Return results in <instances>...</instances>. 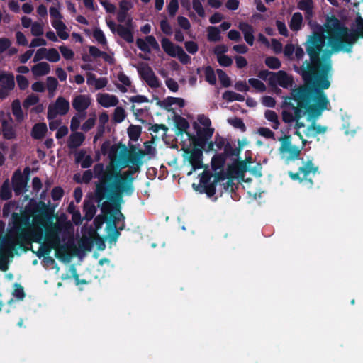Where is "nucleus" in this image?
Returning <instances> with one entry per match:
<instances>
[{
  "mask_svg": "<svg viewBox=\"0 0 363 363\" xmlns=\"http://www.w3.org/2000/svg\"><path fill=\"white\" fill-rule=\"evenodd\" d=\"M121 167L118 168L111 161L106 167L103 163L94 166L95 189L92 199L104 211L107 206L105 199L111 202L116 207H119L123 201V194L131 196L134 192L133 174L140 172V167L130 166L129 169L121 173Z\"/></svg>",
  "mask_w": 363,
  "mask_h": 363,
  "instance_id": "1",
  "label": "nucleus"
},
{
  "mask_svg": "<svg viewBox=\"0 0 363 363\" xmlns=\"http://www.w3.org/2000/svg\"><path fill=\"white\" fill-rule=\"evenodd\" d=\"M325 40L324 28L318 26L308 36L303 44L309 56V61L305 60L300 67V74L304 83L323 90L330 86V78L332 77L333 69L330 59L331 52H325L323 57H320L325 45Z\"/></svg>",
  "mask_w": 363,
  "mask_h": 363,
  "instance_id": "2",
  "label": "nucleus"
},
{
  "mask_svg": "<svg viewBox=\"0 0 363 363\" xmlns=\"http://www.w3.org/2000/svg\"><path fill=\"white\" fill-rule=\"evenodd\" d=\"M283 98L281 116L286 123L300 120L306 113L310 118H318L330 104L324 90L306 84Z\"/></svg>",
  "mask_w": 363,
  "mask_h": 363,
  "instance_id": "3",
  "label": "nucleus"
},
{
  "mask_svg": "<svg viewBox=\"0 0 363 363\" xmlns=\"http://www.w3.org/2000/svg\"><path fill=\"white\" fill-rule=\"evenodd\" d=\"M324 34L333 52H351V43L347 40L348 29L335 16L328 17L324 24Z\"/></svg>",
  "mask_w": 363,
  "mask_h": 363,
  "instance_id": "4",
  "label": "nucleus"
},
{
  "mask_svg": "<svg viewBox=\"0 0 363 363\" xmlns=\"http://www.w3.org/2000/svg\"><path fill=\"white\" fill-rule=\"evenodd\" d=\"M53 208H50L44 201H40L33 207V220L45 227L46 239L50 240L55 245L60 243L59 233L62 230V227L50 220Z\"/></svg>",
  "mask_w": 363,
  "mask_h": 363,
  "instance_id": "5",
  "label": "nucleus"
},
{
  "mask_svg": "<svg viewBox=\"0 0 363 363\" xmlns=\"http://www.w3.org/2000/svg\"><path fill=\"white\" fill-rule=\"evenodd\" d=\"M135 150L136 147L134 145H131L130 151L128 152L125 145L123 146V150L121 152V157L123 160L121 164V168L128 167V164L140 167L143 164V158L150 152L151 147L148 146L147 152L141 149H139L136 152Z\"/></svg>",
  "mask_w": 363,
  "mask_h": 363,
  "instance_id": "6",
  "label": "nucleus"
},
{
  "mask_svg": "<svg viewBox=\"0 0 363 363\" xmlns=\"http://www.w3.org/2000/svg\"><path fill=\"white\" fill-rule=\"evenodd\" d=\"M318 170V167L315 166L312 160H308L303 166L300 167L298 172L289 171L288 175L293 181H298L299 182H305L308 187H312L313 182L310 174H315Z\"/></svg>",
  "mask_w": 363,
  "mask_h": 363,
  "instance_id": "7",
  "label": "nucleus"
},
{
  "mask_svg": "<svg viewBox=\"0 0 363 363\" xmlns=\"http://www.w3.org/2000/svg\"><path fill=\"white\" fill-rule=\"evenodd\" d=\"M279 140L281 142V146L279 148V153L285 158V162L287 164L290 161H294L299 157L301 149L291 144L290 135H285L281 137Z\"/></svg>",
  "mask_w": 363,
  "mask_h": 363,
  "instance_id": "8",
  "label": "nucleus"
},
{
  "mask_svg": "<svg viewBox=\"0 0 363 363\" xmlns=\"http://www.w3.org/2000/svg\"><path fill=\"white\" fill-rule=\"evenodd\" d=\"M106 23L110 30L115 33L117 32V34L125 40L128 43H132L134 41L133 28H132V19L129 18L126 23V26L118 24L116 25L113 21H106Z\"/></svg>",
  "mask_w": 363,
  "mask_h": 363,
  "instance_id": "9",
  "label": "nucleus"
},
{
  "mask_svg": "<svg viewBox=\"0 0 363 363\" xmlns=\"http://www.w3.org/2000/svg\"><path fill=\"white\" fill-rule=\"evenodd\" d=\"M69 102L62 96H59L53 106L50 105L48 108L47 118L52 120L56 118L57 115L64 116L69 110Z\"/></svg>",
  "mask_w": 363,
  "mask_h": 363,
  "instance_id": "10",
  "label": "nucleus"
},
{
  "mask_svg": "<svg viewBox=\"0 0 363 363\" xmlns=\"http://www.w3.org/2000/svg\"><path fill=\"white\" fill-rule=\"evenodd\" d=\"M138 72L141 79L144 80L150 87L155 89L160 86L161 84L158 77L147 64H144L138 67Z\"/></svg>",
  "mask_w": 363,
  "mask_h": 363,
  "instance_id": "11",
  "label": "nucleus"
},
{
  "mask_svg": "<svg viewBox=\"0 0 363 363\" xmlns=\"http://www.w3.org/2000/svg\"><path fill=\"white\" fill-rule=\"evenodd\" d=\"M186 155H188V161L191 165L193 170L200 169L203 167V151L197 147L191 150H184Z\"/></svg>",
  "mask_w": 363,
  "mask_h": 363,
  "instance_id": "12",
  "label": "nucleus"
},
{
  "mask_svg": "<svg viewBox=\"0 0 363 363\" xmlns=\"http://www.w3.org/2000/svg\"><path fill=\"white\" fill-rule=\"evenodd\" d=\"M269 83L271 86L279 84L283 88H288L292 84L293 79L285 71L279 70L269 77Z\"/></svg>",
  "mask_w": 363,
  "mask_h": 363,
  "instance_id": "13",
  "label": "nucleus"
},
{
  "mask_svg": "<svg viewBox=\"0 0 363 363\" xmlns=\"http://www.w3.org/2000/svg\"><path fill=\"white\" fill-rule=\"evenodd\" d=\"M13 189L15 194L19 196L26 191L27 179L23 177L20 169L16 170L11 178Z\"/></svg>",
  "mask_w": 363,
  "mask_h": 363,
  "instance_id": "14",
  "label": "nucleus"
},
{
  "mask_svg": "<svg viewBox=\"0 0 363 363\" xmlns=\"http://www.w3.org/2000/svg\"><path fill=\"white\" fill-rule=\"evenodd\" d=\"M72 104L77 112L83 113V117H85V111L91 105V98L88 95L79 94L73 99Z\"/></svg>",
  "mask_w": 363,
  "mask_h": 363,
  "instance_id": "15",
  "label": "nucleus"
},
{
  "mask_svg": "<svg viewBox=\"0 0 363 363\" xmlns=\"http://www.w3.org/2000/svg\"><path fill=\"white\" fill-rule=\"evenodd\" d=\"M356 28L351 34L347 33V40L351 43V49L352 45L358 38H363V18L359 16L356 18Z\"/></svg>",
  "mask_w": 363,
  "mask_h": 363,
  "instance_id": "16",
  "label": "nucleus"
},
{
  "mask_svg": "<svg viewBox=\"0 0 363 363\" xmlns=\"http://www.w3.org/2000/svg\"><path fill=\"white\" fill-rule=\"evenodd\" d=\"M238 28L242 33L244 35V39L246 43L252 46L254 44L255 37H254V28L252 26L249 24L247 22H240L238 24Z\"/></svg>",
  "mask_w": 363,
  "mask_h": 363,
  "instance_id": "17",
  "label": "nucleus"
},
{
  "mask_svg": "<svg viewBox=\"0 0 363 363\" xmlns=\"http://www.w3.org/2000/svg\"><path fill=\"white\" fill-rule=\"evenodd\" d=\"M97 101L104 108L116 106L118 103V98L114 95L108 94H99L97 95Z\"/></svg>",
  "mask_w": 363,
  "mask_h": 363,
  "instance_id": "18",
  "label": "nucleus"
},
{
  "mask_svg": "<svg viewBox=\"0 0 363 363\" xmlns=\"http://www.w3.org/2000/svg\"><path fill=\"white\" fill-rule=\"evenodd\" d=\"M0 87L13 90L15 87L14 76L11 73L0 71Z\"/></svg>",
  "mask_w": 363,
  "mask_h": 363,
  "instance_id": "19",
  "label": "nucleus"
},
{
  "mask_svg": "<svg viewBox=\"0 0 363 363\" xmlns=\"http://www.w3.org/2000/svg\"><path fill=\"white\" fill-rule=\"evenodd\" d=\"M96 207L91 200H84L83 203L84 219L91 221L96 213Z\"/></svg>",
  "mask_w": 363,
  "mask_h": 363,
  "instance_id": "20",
  "label": "nucleus"
},
{
  "mask_svg": "<svg viewBox=\"0 0 363 363\" xmlns=\"http://www.w3.org/2000/svg\"><path fill=\"white\" fill-rule=\"evenodd\" d=\"M76 163H80L84 169L90 167L93 164V160L90 155H86L84 150H80L75 157Z\"/></svg>",
  "mask_w": 363,
  "mask_h": 363,
  "instance_id": "21",
  "label": "nucleus"
},
{
  "mask_svg": "<svg viewBox=\"0 0 363 363\" xmlns=\"http://www.w3.org/2000/svg\"><path fill=\"white\" fill-rule=\"evenodd\" d=\"M85 136L82 133L76 132L72 133L69 138L67 146L69 149L79 147L84 141Z\"/></svg>",
  "mask_w": 363,
  "mask_h": 363,
  "instance_id": "22",
  "label": "nucleus"
},
{
  "mask_svg": "<svg viewBox=\"0 0 363 363\" xmlns=\"http://www.w3.org/2000/svg\"><path fill=\"white\" fill-rule=\"evenodd\" d=\"M48 128L45 123H38L32 128L31 136L33 139L40 140L45 137Z\"/></svg>",
  "mask_w": 363,
  "mask_h": 363,
  "instance_id": "23",
  "label": "nucleus"
},
{
  "mask_svg": "<svg viewBox=\"0 0 363 363\" xmlns=\"http://www.w3.org/2000/svg\"><path fill=\"white\" fill-rule=\"evenodd\" d=\"M161 45L164 51L170 57H175L177 56V48L179 45H175L170 40L163 38L161 40Z\"/></svg>",
  "mask_w": 363,
  "mask_h": 363,
  "instance_id": "24",
  "label": "nucleus"
},
{
  "mask_svg": "<svg viewBox=\"0 0 363 363\" xmlns=\"http://www.w3.org/2000/svg\"><path fill=\"white\" fill-rule=\"evenodd\" d=\"M326 130V127L317 125L315 122H313L310 125L307 127L305 135L308 138H314L319 134L324 133Z\"/></svg>",
  "mask_w": 363,
  "mask_h": 363,
  "instance_id": "25",
  "label": "nucleus"
},
{
  "mask_svg": "<svg viewBox=\"0 0 363 363\" xmlns=\"http://www.w3.org/2000/svg\"><path fill=\"white\" fill-rule=\"evenodd\" d=\"M217 184L212 182L211 183L204 186H197L193 184L194 189L200 194H206L208 197L211 198L216 194Z\"/></svg>",
  "mask_w": 363,
  "mask_h": 363,
  "instance_id": "26",
  "label": "nucleus"
},
{
  "mask_svg": "<svg viewBox=\"0 0 363 363\" xmlns=\"http://www.w3.org/2000/svg\"><path fill=\"white\" fill-rule=\"evenodd\" d=\"M31 71L35 76L40 77L48 74L50 71V65L45 62H41L35 65Z\"/></svg>",
  "mask_w": 363,
  "mask_h": 363,
  "instance_id": "27",
  "label": "nucleus"
},
{
  "mask_svg": "<svg viewBox=\"0 0 363 363\" xmlns=\"http://www.w3.org/2000/svg\"><path fill=\"white\" fill-rule=\"evenodd\" d=\"M174 123L177 129L178 135H183L186 133V130L189 128V123L187 120L179 115L174 116Z\"/></svg>",
  "mask_w": 363,
  "mask_h": 363,
  "instance_id": "28",
  "label": "nucleus"
},
{
  "mask_svg": "<svg viewBox=\"0 0 363 363\" xmlns=\"http://www.w3.org/2000/svg\"><path fill=\"white\" fill-rule=\"evenodd\" d=\"M226 157L221 153L216 154L211 159V168L214 172L223 169L225 164Z\"/></svg>",
  "mask_w": 363,
  "mask_h": 363,
  "instance_id": "29",
  "label": "nucleus"
},
{
  "mask_svg": "<svg viewBox=\"0 0 363 363\" xmlns=\"http://www.w3.org/2000/svg\"><path fill=\"white\" fill-rule=\"evenodd\" d=\"M303 23V16L300 12H296L293 14L289 22L290 29L293 31H298L301 29Z\"/></svg>",
  "mask_w": 363,
  "mask_h": 363,
  "instance_id": "30",
  "label": "nucleus"
},
{
  "mask_svg": "<svg viewBox=\"0 0 363 363\" xmlns=\"http://www.w3.org/2000/svg\"><path fill=\"white\" fill-rule=\"evenodd\" d=\"M194 128L196 130L197 136H201L205 140H209L212 138L214 133L213 128H201L196 123L193 124Z\"/></svg>",
  "mask_w": 363,
  "mask_h": 363,
  "instance_id": "31",
  "label": "nucleus"
},
{
  "mask_svg": "<svg viewBox=\"0 0 363 363\" xmlns=\"http://www.w3.org/2000/svg\"><path fill=\"white\" fill-rule=\"evenodd\" d=\"M2 134L6 140H11L16 138V131L13 126L5 121L2 123Z\"/></svg>",
  "mask_w": 363,
  "mask_h": 363,
  "instance_id": "32",
  "label": "nucleus"
},
{
  "mask_svg": "<svg viewBox=\"0 0 363 363\" xmlns=\"http://www.w3.org/2000/svg\"><path fill=\"white\" fill-rule=\"evenodd\" d=\"M264 117L265 118L272 122V128L274 130H277L279 128V126L280 125L278 116L277 113L272 110H266L264 112Z\"/></svg>",
  "mask_w": 363,
  "mask_h": 363,
  "instance_id": "33",
  "label": "nucleus"
},
{
  "mask_svg": "<svg viewBox=\"0 0 363 363\" xmlns=\"http://www.w3.org/2000/svg\"><path fill=\"white\" fill-rule=\"evenodd\" d=\"M12 113L18 121H21L23 118V113L21 108V102L18 99H15L11 104Z\"/></svg>",
  "mask_w": 363,
  "mask_h": 363,
  "instance_id": "34",
  "label": "nucleus"
},
{
  "mask_svg": "<svg viewBox=\"0 0 363 363\" xmlns=\"http://www.w3.org/2000/svg\"><path fill=\"white\" fill-rule=\"evenodd\" d=\"M238 144L240 147L234 148L229 142H227L225 147H223L224 152L221 154L224 155L226 158L232 156H238L240 152V141H238Z\"/></svg>",
  "mask_w": 363,
  "mask_h": 363,
  "instance_id": "35",
  "label": "nucleus"
},
{
  "mask_svg": "<svg viewBox=\"0 0 363 363\" xmlns=\"http://www.w3.org/2000/svg\"><path fill=\"white\" fill-rule=\"evenodd\" d=\"M12 197L11 189L9 186V180H6L0 189V198L2 200L7 201Z\"/></svg>",
  "mask_w": 363,
  "mask_h": 363,
  "instance_id": "36",
  "label": "nucleus"
},
{
  "mask_svg": "<svg viewBox=\"0 0 363 363\" xmlns=\"http://www.w3.org/2000/svg\"><path fill=\"white\" fill-rule=\"evenodd\" d=\"M207 31V38L209 41L217 42L220 40V32L218 28L216 26H209Z\"/></svg>",
  "mask_w": 363,
  "mask_h": 363,
  "instance_id": "37",
  "label": "nucleus"
},
{
  "mask_svg": "<svg viewBox=\"0 0 363 363\" xmlns=\"http://www.w3.org/2000/svg\"><path fill=\"white\" fill-rule=\"evenodd\" d=\"M142 128L140 125H130L128 128V134L130 139L137 141L140 136Z\"/></svg>",
  "mask_w": 363,
  "mask_h": 363,
  "instance_id": "38",
  "label": "nucleus"
},
{
  "mask_svg": "<svg viewBox=\"0 0 363 363\" xmlns=\"http://www.w3.org/2000/svg\"><path fill=\"white\" fill-rule=\"evenodd\" d=\"M223 99L228 101H243L245 100L244 96L235 93L233 91H225L223 94Z\"/></svg>",
  "mask_w": 363,
  "mask_h": 363,
  "instance_id": "39",
  "label": "nucleus"
},
{
  "mask_svg": "<svg viewBox=\"0 0 363 363\" xmlns=\"http://www.w3.org/2000/svg\"><path fill=\"white\" fill-rule=\"evenodd\" d=\"M220 186V189H218V191H220V196L223 194V193L225 192H233L234 191V186L235 183L233 182L232 179H226L225 182H223L222 184H220L219 185Z\"/></svg>",
  "mask_w": 363,
  "mask_h": 363,
  "instance_id": "40",
  "label": "nucleus"
},
{
  "mask_svg": "<svg viewBox=\"0 0 363 363\" xmlns=\"http://www.w3.org/2000/svg\"><path fill=\"white\" fill-rule=\"evenodd\" d=\"M205 79L210 84L214 85L216 83V77L213 69L211 66L204 68Z\"/></svg>",
  "mask_w": 363,
  "mask_h": 363,
  "instance_id": "41",
  "label": "nucleus"
},
{
  "mask_svg": "<svg viewBox=\"0 0 363 363\" xmlns=\"http://www.w3.org/2000/svg\"><path fill=\"white\" fill-rule=\"evenodd\" d=\"M118 79L123 84V85H118V88L122 92H126L127 89L125 86H130V84H131L129 77L127 75H125L124 73L121 72L118 74Z\"/></svg>",
  "mask_w": 363,
  "mask_h": 363,
  "instance_id": "42",
  "label": "nucleus"
},
{
  "mask_svg": "<svg viewBox=\"0 0 363 363\" xmlns=\"http://www.w3.org/2000/svg\"><path fill=\"white\" fill-rule=\"evenodd\" d=\"M78 244L80 249L89 252L93 247V240L89 237H82Z\"/></svg>",
  "mask_w": 363,
  "mask_h": 363,
  "instance_id": "43",
  "label": "nucleus"
},
{
  "mask_svg": "<svg viewBox=\"0 0 363 363\" xmlns=\"http://www.w3.org/2000/svg\"><path fill=\"white\" fill-rule=\"evenodd\" d=\"M125 117L126 114L123 108L118 106L115 108L113 119L116 123H120L123 122Z\"/></svg>",
  "mask_w": 363,
  "mask_h": 363,
  "instance_id": "44",
  "label": "nucleus"
},
{
  "mask_svg": "<svg viewBox=\"0 0 363 363\" xmlns=\"http://www.w3.org/2000/svg\"><path fill=\"white\" fill-rule=\"evenodd\" d=\"M187 135L193 140L194 147H197L198 149H201V150L203 149H205V147L208 143V140H205L201 136H191L189 133H187Z\"/></svg>",
  "mask_w": 363,
  "mask_h": 363,
  "instance_id": "45",
  "label": "nucleus"
},
{
  "mask_svg": "<svg viewBox=\"0 0 363 363\" xmlns=\"http://www.w3.org/2000/svg\"><path fill=\"white\" fill-rule=\"evenodd\" d=\"M265 65L270 69H277L281 67V62L276 57H267L265 59Z\"/></svg>",
  "mask_w": 363,
  "mask_h": 363,
  "instance_id": "46",
  "label": "nucleus"
},
{
  "mask_svg": "<svg viewBox=\"0 0 363 363\" xmlns=\"http://www.w3.org/2000/svg\"><path fill=\"white\" fill-rule=\"evenodd\" d=\"M216 72L222 86L223 87H229L231 85V81L227 74L220 69H218Z\"/></svg>",
  "mask_w": 363,
  "mask_h": 363,
  "instance_id": "47",
  "label": "nucleus"
},
{
  "mask_svg": "<svg viewBox=\"0 0 363 363\" xmlns=\"http://www.w3.org/2000/svg\"><path fill=\"white\" fill-rule=\"evenodd\" d=\"M248 83L251 86H252L258 91L263 92L266 90L264 84L257 79L250 78L248 79Z\"/></svg>",
  "mask_w": 363,
  "mask_h": 363,
  "instance_id": "48",
  "label": "nucleus"
},
{
  "mask_svg": "<svg viewBox=\"0 0 363 363\" xmlns=\"http://www.w3.org/2000/svg\"><path fill=\"white\" fill-rule=\"evenodd\" d=\"M55 257L61 260L69 259V255L67 252V249L65 245H60L55 249Z\"/></svg>",
  "mask_w": 363,
  "mask_h": 363,
  "instance_id": "49",
  "label": "nucleus"
},
{
  "mask_svg": "<svg viewBox=\"0 0 363 363\" xmlns=\"http://www.w3.org/2000/svg\"><path fill=\"white\" fill-rule=\"evenodd\" d=\"M177 56L178 57V59L179 60V61L183 64V65H187L191 61V57L189 55H188L185 52L184 50H183V48L182 47H178L177 48Z\"/></svg>",
  "mask_w": 363,
  "mask_h": 363,
  "instance_id": "50",
  "label": "nucleus"
},
{
  "mask_svg": "<svg viewBox=\"0 0 363 363\" xmlns=\"http://www.w3.org/2000/svg\"><path fill=\"white\" fill-rule=\"evenodd\" d=\"M46 59L52 62H58L60 59V55L55 48H50L47 50Z\"/></svg>",
  "mask_w": 363,
  "mask_h": 363,
  "instance_id": "51",
  "label": "nucleus"
},
{
  "mask_svg": "<svg viewBox=\"0 0 363 363\" xmlns=\"http://www.w3.org/2000/svg\"><path fill=\"white\" fill-rule=\"evenodd\" d=\"M39 102V97L35 94H30L26 97L23 103L24 108H28L31 106L35 105Z\"/></svg>",
  "mask_w": 363,
  "mask_h": 363,
  "instance_id": "52",
  "label": "nucleus"
},
{
  "mask_svg": "<svg viewBox=\"0 0 363 363\" xmlns=\"http://www.w3.org/2000/svg\"><path fill=\"white\" fill-rule=\"evenodd\" d=\"M93 36L99 43L104 45L107 44V40L105 37V35L100 28H98L94 30Z\"/></svg>",
  "mask_w": 363,
  "mask_h": 363,
  "instance_id": "53",
  "label": "nucleus"
},
{
  "mask_svg": "<svg viewBox=\"0 0 363 363\" xmlns=\"http://www.w3.org/2000/svg\"><path fill=\"white\" fill-rule=\"evenodd\" d=\"M160 29L167 35H171L173 33L172 26L166 17L160 21Z\"/></svg>",
  "mask_w": 363,
  "mask_h": 363,
  "instance_id": "54",
  "label": "nucleus"
},
{
  "mask_svg": "<svg viewBox=\"0 0 363 363\" xmlns=\"http://www.w3.org/2000/svg\"><path fill=\"white\" fill-rule=\"evenodd\" d=\"M228 122L232 125L234 128L240 129L242 132L246 130V126L242 118L235 117L233 119H229Z\"/></svg>",
  "mask_w": 363,
  "mask_h": 363,
  "instance_id": "55",
  "label": "nucleus"
},
{
  "mask_svg": "<svg viewBox=\"0 0 363 363\" xmlns=\"http://www.w3.org/2000/svg\"><path fill=\"white\" fill-rule=\"evenodd\" d=\"M58 86L57 79L53 77H48L47 78V89L50 94L55 91Z\"/></svg>",
  "mask_w": 363,
  "mask_h": 363,
  "instance_id": "56",
  "label": "nucleus"
},
{
  "mask_svg": "<svg viewBox=\"0 0 363 363\" xmlns=\"http://www.w3.org/2000/svg\"><path fill=\"white\" fill-rule=\"evenodd\" d=\"M179 9L178 0H170L167 5V11L171 17H174L176 15L177 11Z\"/></svg>",
  "mask_w": 363,
  "mask_h": 363,
  "instance_id": "57",
  "label": "nucleus"
},
{
  "mask_svg": "<svg viewBox=\"0 0 363 363\" xmlns=\"http://www.w3.org/2000/svg\"><path fill=\"white\" fill-rule=\"evenodd\" d=\"M59 50L63 57L66 60H72L74 56L73 50L65 45L60 46Z\"/></svg>",
  "mask_w": 363,
  "mask_h": 363,
  "instance_id": "58",
  "label": "nucleus"
},
{
  "mask_svg": "<svg viewBox=\"0 0 363 363\" xmlns=\"http://www.w3.org/2000/svg\"><path fill=\"white\" fill-rule=\"evenodd\" d=\"M192 6L194 11L197 13V14L200 17H204L205 16V11L203 7L202 4L199 0H193L192 1Z\"/></svg>",
  "mask_w": 363,
  "mask_h": 363,
  "instance_id": "59",
  "label": "nucleus"
},
{
  "mask_svg": "<svg viewBox=\"0 0 363 363\" xmlns=\"http://www.w3.org/2000/svg\"><path fill=\"white\" fill-rule=\"evenodd\" d=\"M220 170V172H216L213 175L214 179L213 182L217 185H220V184H222L227 179V175L224 172L223 169Z\"/></svg>",
  "mask_w": 363,
  "mask_h": 363,
  "instance_id": "60",
  "label": "nucleus"
},
{
  "mask_svg": "<svg viewBox=\"0 0 363 363\" xmlns=\"http://www.w3.org/2000/svg\"><path fill=\"white\" fill-rule=\"evenodd\" d=\"M136 45L138 46V48L143 52H146V53L151 52V49L149 47V45L147 44L146 40H144L142 38H138L136 40Z\"/></svg>",
  "mask_w": 363,
  "mask_h": 363,
  "instance_id": "61",
  "label": "nucleus"
},
{
  "mask_svg": "<svg viewBox=\"0 0 363 363\" xmlns=\"http://www.w3.org/2000/svg\"><path fill=\"white\" fill-rule=\"evenodd\" d=\"M64 195V190L60 186H55L51 191V196L54 201H59Z\"/></svg>",
  "mask_w": 363,
  "mask_h": 363,
  "instance_id": "62",
  "label": "nucleus"
},
{
  "mask_svg": "<svg viewBox=\"0 0 363 363\" xmlns=\"http://www.w3.org/2000/svg\"><path fill=\"white\" fill-rule=\"evenodd\" d=\"M31 33L34 36H40L43 34V26L38 23L35 22L31 26Z\"/></svg>",
  "mask_w": 363,
  "mask_h": 363,
  "instance_id": "63",
  "label": "nucleus"
},
{
  "mask_svg": "<svg viewBox=\"0 0 363 363\" xmlns=\"http://www.w3.org/2000/svg\"><path fill=\"white\" fill-rule=\"evenodd\" d=\"M184 46L187 52L192 55L196 53L199 50L198 45L194 41H186L184 43Z\"/></svg>",
  "mask_w": 363,
  "mask_h": 363,
  "instance_id": "64",
  "label": "nucleus"
}]
</instances>
